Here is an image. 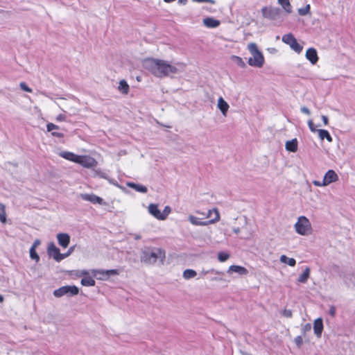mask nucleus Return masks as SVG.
Segmentation results:
<instances>
[{"mask_svg": "<svg viewBox=\"0 0 355 355\" xmlns=\"http://www.w3.org/2000/svg\"><path fill=\"white\" fill-rule=\"evenodd\" d=\"M145 67L153 75L158 78L168 76L177 73L178 69L168 62L155 58H148L145 60Z\"/></svg>", "mask_w": 355, "mask_h": 355, "instance_id": "f257e3e1", "label": "nucleus"}, {"mask_svg": "<svg viewBox=\"0 0 355 355\" xmlns=\"http://www.w3.org/2000/svg\"><path fill=\"white\" fill-rule=\"evenodd\" d=\"M295 232L303 236H308L313 234V227L311 221L304 216L297 218L294 225Z\"/></svg>", "mask_w": 355, "mask_h": 355, "instance_id": "f03ea898", "label": "nucleus"}, {"mask_svg": "<svg viewBox=\"0 0 355 355\" xmlns=\"http://www.w3.org/2000/svg\"><path fill=\"white\" fill-rule=\"evenodd\" d=\"M165 259V252L160 248H153L146 250L142 252L141 261L147 263L153 264L157 260L163 262Z\"/></svg>", "mask_w": 355, "mask_h": 355, "instance_id": "7ed1b4c3", "label": "nucleus"}, {"mask_svg": "<svg viewBox=\"0 0 355 355\" xmlns=\"http://www.w3.org/2000/svg\"><path fill=\"white\" fill-rule=\"evenodd\" d=\"M248 49L252 55V57L248 59V64L254 67H262L265 60L262 53L258 49L255 43H250L248 45Z\"/></svg>", "mask_w": 355, "mask_h": 355, "instance_id": "20e7f679", "label": "nucleus"}, {"mask_svg": "<svg viewBox=\"0 0 355 355\" xmlns=\"http://www.w3.org/2000/svg\"><path fill=\"white\" fill-rule=\"evenodd\" d=\"M148 211L150 215L159 220H164L171 212L169 206H166L162 211L159 209L158 205L151 203L148 207Z\"/></svg>", "mask_w": 355, "mask_h": 355, "instance_id": "39448f33", "label": "nucleus"}, {"mask_svg": "<svg viewBox=\"0 0 355 355\" xmlns=\"http://www.w3.org/2000/svg\"><path fill=\"white\" fill-rule=\"evenodd\" d=\"M67 159L77 163L85 168H93L96 166L97 162L92 157H64Z\"/></svg>", "mask_w": 355, "mask_h": 355, "instance_id": "423d86ee", "label": "nucleus"}, {"mask_svg": "<svg viewBox=\"0 0 355 355\" xmlns=\"http://www.w3.org/2000/svg\"><path fill=\"white\" fill-rule=\"evenodd\" d=\"M338 180V175L334 170H329L324 175L322 182L313 180L312 182L316 187H327L331 183Z\"/></svg>", "mask_w": 355, "mask_h": 355, "instance_id": "0eeeda50", "label": "nucleus"}, {"mask_svg": "<svg viewBox=\"0 0 355 355\" xmlns=\"http://www.w3.org/2000/svg\"><path fill=\"white\" fill-rule=\"evenodd\" d=\"M92 274L94 277L97 279L106 281L108 280L110 277L112 275H119V272L117 270L112 269V270H100V269H93L92 270Z\"/></svg>", "mask_w": 355, "mask_h": 355, "instance_id": "6e6552de", "label": "nucleus"}, {"mask_svg": "<svg viewBox=\"0 0 355 355\" xmlns=\"http://www.w3.org/2000/svg\"><path fill=\"white\" fill-rule=\"evenodd\" d=\"M79 293V288L76 286H64L54 291L53 295L56 297H60L64 295H76Z\"/></svg>", "mask_w": 355, "mask_h": 355, "instance_id": "1a4fd4ad", "label": "nucleus"}, {"mask_svg": "<svg viewBox=\"0 0 355 355\" xmlns=\"http://www.w3.org/2000/svg\"><path fill=\"white\" fill-rule=\"evenodd\" d=\"M47 252L50 257H52L56 261H60L67 257V254H61L60 249L57 248L54 243H49Z\"/></svg>", "mask_w": 355, "mask_h": 355, "instance_id": "9d476101", "label": "nucleus"}, {"mask_svg": "<svg viewBox=\"0 0 355 355\" xmlns=\"http://www.w3.org/2000/svg\"><path fill=\"white\" fill-rule=\"evenodd\" d=\"M211 218L210 220H205L207 223V225L210 224H215L220 220V216L219 211L217 208H213L209 209L206 213L205 218Z\"/></svg>", "mask_w": 355, "mask_h": 355, "instance_id": "9b49d317", "label": "nucleus"}, {"mask_svg": "<svg viewBox=\"0 0 355 355\" xmlns=\"http://www.w3.org/2000/svg\"><path fill=\"white\" fill-rule=\"evenodd\" d=\"M80 197L86 201H89L93 204H98V205H105V202H103V200L93 193H81Z\"/></svg>", "mask_w": 355, "mask_h": 355, "instance_id": "f8f14e48", "label": "nucleus"}, {"mask_svg": "<svg viewBox=\"0 0 355 355\" xmlns=\"http://www.w3.org/2000/svg\"><path fill=\"white\" fill-rule=\"evenodd\" d=\"M59 129V126L53 123H49L46 125V130L48 132H51L52 136L61 139L64 137V135L61 132H58V130Z\"/></svg>", "mask_w": 355, "mask_h": 355, "instance_id": "ddd939ff", "label": "nucleus"}, {"mask_svg": "<svg viewBox=\"0 0 355 355\" xmlns=\"http://www.w3.org/2000/svg\"><path fill=\"white\" fill-rule=\"evenodd\" d=\"M323 331V321L321 318H318L313 322V331L318 338H320Z\"/></svg>", "mask_w": 355, "mask_h": 355, "instance_id": "4468645a", "label": "nucleus"}, {"mask_svg": "<svg viewBox=\"0 0 355 355\" xmlns=\"http://www.w3.org/2000/svg\"><path fill=\"white\" fill-rule=\"evenodd\" d=\"M227 272L229 275H231L232 272H236L241 275H246L248 273V271L243 266L232 265L229 267V268L227 270Z\"/></svg>", "mask_w": 355, "mask_h": 355, "instance_id": "2eb2a0df", "label": "nucleus"}, {"mask_svg": "<svg viewBox=\"0 0 355 355\" xmlns=\"http://www.w3.org/2000/svg\"><path fill=\"white\" fill-rule=\"evenodd\" d=\"M57 239L59 245L66 248L70 242V236L67 233H60L57 234Z\"/></svg>", "mask_w": 355, "mask_h": 355, "instance_id": "dca6fc26", "label": "nucleus"}, {"mask_svg": "<svg viewBox=\"0 0 355 355\" xmlns=\"http://www.w3.org/2000/svg\"><path fill=\"white\" fill-rule=\"evenodd\" d=\"M306 58L312 64H315L318 61L317 51L314 48H309L306 50Z\"/></svg>", "mask_w": 355, "mask_h": 355, "instance_id": "f3484780", "label": "nucleus"}, {"mask_svg": "<svg viewBox=\"0 0 355 355\" xmlns=\"http://www.w3.org/2000/svg\"><path fill=\"white\" fill-rule=\"evenodd\" d=\"M261 12L265 18H268L270 19H275L276 15H277V9L273 8L263 7L261 9Z\"/></svg>", "mask_w": 355, "mask_h": 355, "instance_id": "a211bd4d", "label": "nucleus"}, {"mask_svg": "<svg viewBox=\"0 0 355 355\" xmlns=\"http://www.w3.org/2000/svg\"><path fill=\"white\" fill-rule=\"evenodd\" d=\"M188 220L191 224L195 226H207V223L204 220H201L200 217H197L193 214H190L188 216Z\"/></svg>", "mask_w": 355, "mask_h": 355, "instance_id": "6ab92c4d", "label": "nucleus"}, {"mask_svg": "<svg viewBox=\"0 0 355 355\" xmlns=\"http://www.w3.org/2000/svg\"><path fill=\"white\" fill-rule=\"evenodd\" d=\"M204 25L207 28H216L220 24V21L213 17H207L203 19Z\"/></svg>", "mask_w": 355, "mask_h": 355, "instance_id": "aec40b11", "label": "nucleus"}, {"mask_svg": "<svg viewBox=\"0 0 355 355\" xmlns=\"http://www.w3.org/2000/svg\"><path fill=\"white\" fill-rule=\"evenodd\" d=\"M218 107L221 111L223 114L224 116H226L230 106L228 103L222 97H220L218 101Z\"/></svg>", "mask_w": 355, "mask_h": 355, "instance_id": "412c9836", "label": "nucleus"}, {"mask_svg": "<svg viewBox=\"0 0 355 355\" xmlns=\"http://www.w3.org/2000/svg\"><path fill=\"white\" fill-rule=\"evenodd\" d=\"M298 142L297 139H293L286 143V149L291 153H295L297 150Z\"/></svg>", "mask_w": 355, "mask_h": 355, "instance_id": "4be33fe9", "label": "nucleus"}, {"mask_svg": "<svg viewBox=\"0 0 355 355\" xmlns=\"http://www.w3.org/2000/svg\"><path fill=\"white\" fill-rule=\"evenodd\" d=\"M311 270L309 267H306L301 275L297 278V282L305 284L310 277Z\"/></svg>", "mask_w": 355, "mask_h": 355, "instance_id": "5701e85b", "label": "nucleus"}, {"mask_svg": "<svg viewBox=\"0 0 355 355\" xmlns=\"http://www.w3.org/2000/svg\"><path fill=\"white\" fill-rule=\"evenodd\" d=\"M279 261L281 263L287 264L291 267L295 266L296 264V261L294 258H289L285 254H282L280 256Z\"/></svg>", "mask_w": 355, "mask_h": 355, "instance_id": "b1692460", "label": "nucleus"}, {"mask_svg": "<svg viewBox=\"0 0 355 355\" xmlns=\"http://www.w3.org/2000/svg\"><path fill=\"white\" fill-rule=\"evenodd\" d=\"M277 1L287 13L292 12V6L289 0H277Z\"/></svg>", "mask_w": 355, "mask_h": 355, "instance_id": "393cba45", "label": "nucleus"}, {"mask_svg": "<svg viewBox=\"0 0 355 355\" xmlns=\"http://www.w3.org/2000/svg\"><path fill=\"white\" fill-rule=\"evenodd\" d=\"M118 89L123 94H128L129 92L130 87L125 80H121L119 82Z\"/></svg>", "mask_w": 355, "mask_h": 355, "instance_id": "a878e982", "label": "nucleus"}, {"mask_svg": "<svg viewBox=\"0 0 355 355\" xmlns=\"http://www.w3.org/2000/svg\"><path fill=\"white\" fill-rule=\"evenodd\" d=\"M127 186L128 187L134 189L135 190H136L138 192H141V193H144L147 192V188L143 185L137 184L133 182H128Z\"/></svg>", "mask_w": 355, "mask_h": 355, "instance_id": "bb28decb", "label": "nucleus"}, {"mask_svg": "<svg viewBox=\"0 0 355 355\" xmlns=\"http://www.w3.org/2000/svg\"><path fill=\"white\" fill-rule=\"evenodd\" d=\"M317 132L318 133V137L321 140H324V139H326L328 141H332V137L327 130L320 129L318 130Z\"/></svg>", "mask_w": 355, "mask_h": 355, "instance_id": "cd10ccee", "label": "nucleus"}, {"mask_svg": "<svg viewBox=\"0 0 355 355\" xmlns=\"http://www.w3.org/2000/svg\"><path fill=\"white\" fill-rule=\"evenodd\" d=\"M80 284L83 286H95V280L90 276L84 277L81 279Z\"/></svg>", "mask_w": 355, "mask_h": 355, "instance_id": "c85d7f7f", "label": "nucleus"}, {"mask_svg": "<svg viewBox=\"0 0 355 355\" xmlns=\"http://www.w3.org/2000/svg\"><path fill=\"white\" fill-rule=\"evenodd\" d=\"M297 40L292 33H288L282 37V42L288 45H291Z\"/></svg>", "mask_w": 355, "mask_h": 355, "instance_id": "c756f323", "label": "nucleus"}, {"mask_svg": "<svg viewBox=\"0 0 355 355\" xmlns=\"http://www.w3.org/2000/svg\"><path fill=\"white\" fill-rule=\"evenodd\" d=\"M197 275V272L196 270L193 269H187L183 272V277L185 279H189L191 278H194Z\"/></svg>", "mask_w": 355, "mask_h": 355, "instance_id": "7c9ffc66", "label": "nucleus"}, {"mask_svg": "<svg viewBox=\"0 0 355 355\" xmlns=\"http://www.w3.org/2000/svg\"><path fill=\"white\" fill-rule=\"evenodd\" d=\"M0 209L1 210V213H0V221L2 223H5L6 222V206L0 202Z\"/></svg>", "mask_w": 355, "mask_h": 355, "instance_id": "2f4dec72", "label": "nucleus"}, {"mask_svg": "<svg viewBox=\"0 0 355 355\" xmlns=\"http://www.w3.org/2000/svg\"><path fill=\"white\" fill-rule=\"evenodd\" d=\"M290 47L297 53H300L303 49V46L297 40L290 45Z\"/></svg>", "mask_w": 355, "mask_h": 355, "instance_id": "473e14b6", "label": "nucleus"}, {"mask_svg": "<svg viewBox=\"0 0 355 355\" xmlns=\"http://www.w3.org/2000/svg\"><path fill=\"white\" fill-rule=\"evenodd\" d=\"M230 254L225 252H220L218 254V259L220 262H225L230 258Z\"/></svg>", "mask_w": 355, "mask_h": 355, "instance_id": "72a5a7b5", "label": "nucleus"}, {"mask_svg": "<svg viewBox=\"0 0 355 355\" xmlns=\"http://www.w3.org/2000/svg\"><path fill=\"white\" fill-rule=\"evenodd\" d=\"M311 6L309 4H307L305 7L299 8L298 13L301 16H305L310 13Z\"/></svg>", "mask_w": 355, "mask_h": 355, "instance_id": "f704fd0d", "label": "nucleus"}, {"mask_svg": "<svg viewBox=\"0 0 355 355\" xmlns=\"http://www.w3.org/2000/svg\"><path fill=\"white\" fill-rule=\"evenodd\" d=\"M30 257L35 260L36 262H38L40 261V256L36 252V250L33 249V248H30Z\"/></svg>", "mask_w": 355, "mask_h": 355, "instance_id": "c9c22d12", "label": "nucleus"}, {"mask_svg": "<svg viewBox=\"0 0 355 355\" xmlns=\"http://www.w3.org/2000/svg\"><path fill=\"white\" fill-rule=\"evenodd\" d=\"M232 60L236 62V64L241 67H245V63L241 57L233 55Z\"/></svg>", "mask_w": 355, "mask_h": 355, "instance_id": "e433bc0d", "label": "nucleus"}, {"mask_svg": "<svg viewBox=\"0 0 355 355\" xmlns=\"http://www.w3.org/2000/svg\"><path fill=\"white\" fill-rule=\"evenodd\" d=\"M19 87L20 88L24 91V92H29V93H31L33 92V89L31 88H30L26 83L24 82H21L19 84Z\"/></svg>", "mask_w": 355, "mask_h": 355, "instance_id": "4c0bfd02", "label": "nucleus"}, {"mask_svg": "<svg viewBox=\"0 0 355 355\" xmlns=\"http://www.w3.org/2000/svg\"><path fill=\"white\" fill-rule=\"evenodd\" d=\"M294 342L295 343V345L298 347H301V346L302 345V343H303V339H302V337L299 336H297L295 340H294Z\"/></svg>", "mask_w": 355, "mask_h": 355, "instance_id": "58836bf2", "label": "nucleus"}, {"mask_svg": "<svg viewBox=\"0 0 355 355\" xmlns=\"http://www.w3.org/2000/svg\"><path fill=\"white\" fill-rule=\"evenodd\" d=\"M311 329V325L310 323H306L302 327V331L304 335L306 332L309 331Z\"/></svg>", "mask_w": 355, "mask_h": 355, "instance_id": "ea45409f", "label": "nucleus"}, {"mask_svg": "<svg viewBox=\"0 0 355 355\" xmlns=\"http://www.w3.org/2000/svg\"><path fill=\"white\" fill-rule=\"evenodd\" d=\"M308 125L311 132H315L318 131L312 120H309Z\"/></svg>", "mask_w": 355, "mask_h": 355, "instance_id": "a19ab883", "label": "nucleus"}, {"mask_svg": "<svg viewBox=\"0 0 355 355\" xmlns=\"http://www.w3.org/2000/svg\"><path fill=\"white\" fill-rule=\"evenodd\" d=\"M70 274L71 275H75V276L78 277H82L81 270L71 271Z\"/></svg>", "mask_w": 355, "mask_h": 355, "instance_id": "79ce46f5", "label": "nucleus"}, {"mask_svg": "<svg viewBox=\"0 0 355 355\" xmlns=\"http://www.w3.org/2000/svg\"><path fill=\"white\" fill-rule=\"evenodd\" d=\"M237 219H238V216H236L235 214L233 216H231L229 219L230 224L232 225L234 223V222L236 221Z\"/></svg>", "mask_w": 355, "mask_h": 355, "instance_id": "37998d69", "label": "nucleus"}, {"mask_svg": "<svg viewBox=\"0 0 355 355\" xmlns=\"http://www.w3.org/2000/svg\"><path fill=\"white\" fill-rule=\"evenodd\" d=\"M41 242L39 239H36L34 241L31 248H33V249L36 250V248L40 245Z\"/></svg>", "mask_w": 355, "mask_h": 355, "instance_id": "c03bdc74", "label": "nucleus"}, {"mask_svg": "<svg viewBox=\"0 0 355 355\" xmlns=\"http://www.w3.org/2000/svg\"><path fill=\"white\" fill-rule=\"evenodd\" d=\"M192 1H195V2H198V3L206 2V3H210L211 4H214L215 3V1L214 0H192Z\"/></svg>", "mask_w": 355, "mask_h": 355, "instance_id": "a18cd8bd", "label": "nucleus"}, {"mask_svg": "<svg viewBox=\"0 0 355 355\" xmlns=\"http://www.w3.org/2000/svg\"><path fill=\"white\" fill-rule=\"evenodd\" d=\"M56 120L58 121H64L66 120V116L64 114H60L56 117Z\"/></svg>", "mask_w": 355, "mask_h": 355, "instance_id": "49530a36", "label": "nucleus"}, {"mask_svg": "<svg viewBox=\"0 0 355 355\" xmlns=\"http://www.w3.org/2000/svg\"><path fill=\"white\" fill-rule=\"evenodd\" d=\"M196 213L200 216L201 220L205 219L206 213L199 210L196 211Z\"/></svg>", "mask_w": 355, "mask_h": 355, "instance_id": "de8ad7c7", "label": "nucleus"}, {"mask_svg": "<svg viewBox=\"0 0 355 355\" xmlns=\"http://www.w3.org/2000/svg\"><path fill=\"white\" fill-rule=\"evenodd\" d=\"M301 111H302V112H303L307 115H309L311 114L310 110L306 107H302L301 108Z\"/></svg>", "mask_w": 355, "mask_h": 355, "instance_id": "09e8293b", "label": "nucleus"}, {"mask_svg": "<svg viewBox=\"0 0 355 355\" xmlns=\"http://www.w3.org/2000/svg\"><path fill=\"white\" fill-rule=\"evenodd\" d=\"M284 316H286V318H290V317H291V315H292V312H291V311H290V310H285V311H284Z\"/></svg>", "mask_w": 355, "mask_h": 355, "instance_id": "8fccbe9b", "label": "nucleus"}, {"mask_svg": "<svg viewBox=\"0 0 355 355\" xmlns=\"http://www.w3.org/2000/svg\"><path fill=\"white\" fill-rule=\"evenodd\" d=\"M324 124L325 125H328L329 123V119H328V117L327 116H324V115H322V117H321Z\"/></svg>", "mask_w": 355, "mask_h": 355, "instance_id": "3c124183", "label": "nucleus"}, {"mask_svg": "<svg viewBox=\"0 0 355 355\" xmlns=\"http://www.w3.org/2000/svg\"><path fill=\"white\" fill-rule=\"evenodd\" d=\"M82 277H89V272L86 270H81Z\"/></svg>", "mask_w": 355, "mask_h": 355, "instance_id": "603ef678", "label": "nucleus"}, {"mask_svg": "<svg viewBox=\"0 0 355 355\" xmlns=\"http://www.w3.org/2000/svg\"><path fill=\"white\" fill-rule=\"evenodd\" d=\"M335 313H336V309L334 306H331L330 307V309H329V314L331 315V316H334L335 315Z\"/></svg>", "mask_w": 355, "mask_h": 355, "instance_id": "864d4df0", "label": "nucleus"}, {"mask_svg": "<svg viewBox=\"0 0 355 355\" xmlns=\"http://www.w3.org/2000/svg\"><path fill=\"white\" fill-rule=\"evenodd\" d=\"M109 181H110V183L113 184L114 185L116 186L117 187H119V188H120L121 189H123V188L121 186H120L117 182H114V181H112L111 180H109Z\"/></svg>", "mask_w": 355, "mask_h": 355, "instance_id": "5fc2aeb1", "label": "nucleus"}, {"mask_svg": "<svg viewBox=\"0 0 355 355\" xmlns=\"http://www.w3.org/2000/svg\"><path fill=\"white\" fill-rule=\"evenodd\" d=\"M233 232L235 233V234H239L240 232H241V230L239 227H234L233 228Z\"/></svg>", "mask_w": 355, "mask_h": 355, "instance_id": "6e6d98bb", "label": "nucleus"}, {"mask_svg": "<svg viewBox=\"0 0 355 355\" xmlns=\"http://www.w3.org/2000/svg\"><path fill=\"white\" fill-rule=\"evenodd\" d=\"M60 155H71V156H73V155H75L73 154V153H61Z\"/></svg>", "mask_w": 355, "mask_h": 355, "instance_id": "4d7b16f0", "label": "nucleus"}, {"mask_svg": "<svg viewBox=\"0 0 355 355\" xmlns=\"http://www.w3.org/2000/svg\"><path fill=\"white\" fill-rule=\"evenodd\" d=\"M73 250V248H72V247H71V248H69V252H68V253H67L66 254H67V256H68L69 254H70L71 253V252H72Z\"/></svg>", "mask_w": 355, "mask_h": 355, "instance_id": "13d9d810", "label": "nucleus"}, {"mask_svg": "<svg viewBox=\"0 0 355 355\" xmlns=\"http://www.w3.org/2000/svg\"><path fill=\"white\" fill-rule=\"evenodd\" d=\"M175 0H164V1L165 3H171V2H173L175 1Z\"/></svg>", "mask_w": 355, "mask_h": 355, "instance_id": "bf43d9fd", "label": "nucleus"}, {"mask_svg": "<svg viewBox=\"0 0 355 355\" xmlns=\"http://www.w3.org/2000/svg\"><path fill=\"white\" fill-rule=\"evenodd\" d=\"M3 300H4L3 297L1 295H0V302H3Z\"/></svg>", "mask_w": 355, "mask_h": 355, "instance_id": "052dcab7", "label": "nucleus"}, {"mask_svg": "<svg viewBox=\"0 0 355 355\" xmlns=\"http://www.w3.org/2000/svg\"><path fill=\"white\" fill-rule=\"evenodd\" d=\"M187 0H179V2L180 3H185L187 2Z\"/></svg>", "mask_w": 355, "mask_h": 355, "instance_id": "680f3d73", "label": "nucleus"}, {"mask_svg": "<svg viewBox=\"0 0 355 355\" xmlns=\"http://www.w3.org/2000/svg\"><path fill=\"white\" fill-rule=\"evenodd\" d=\"M213 280H218V281H221L222 280V278H214Z\"/></svg>", "mask_w": 355, "mask_h": 355, "instance_id": "e2e57ef3", "label": "nucleus"}, {"mask_svg": "<svg viewBox=\"0 0 355 355\" xmlns=\"http://www.w3.org/2000/svg\"><path fill=\"white\" fill-rule=\"evenodd\" d=\"M135 239H141V236H139V235H137V236H135Z\"/></svg>", "mask_w": 355, "mask_h": 355, "instance_id": "0e129e2a", "label": "nucleus"}]
</instances>
